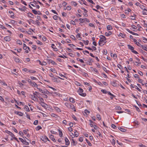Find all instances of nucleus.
Returning <instances> with one entry per match:
<instances>
[{
	"label": "nucleus",
	"instance_id": "nucleus-34",
	"mask_svg": "<svg viewBox=\"0 0 147 147\" xmlns=\"http://www.w3.org/2000/svg\"><path fill=\"white\" fill-rule=\"evenodd\" d=\"M71 3L72 5L75 6L77 5V3L74 1L71 2Z\"/></svg>",
	"mask_w": 147,
	"mask_h": 147
},
{
	"label": "nucleus",
	"instance_id": "nucleus-3",
	"mask_svg": "<svg viewBox=\"0 0 147 147\" xmlns=\"http://www.w3.org/2000/svg\"><path fill=\"white\" fill-rule=\"evenodd\" d=\"M51 80L55 82H59L60 81L58 78L54 77L52 78Z\"/></svg>",
	"mask_w": 147,
	"mask_h": 147
},
{
	"label": "nucleus",
	"instance_id": "nucleus-13",
	"mask_svg": "<svg viewBox=\"0 0 147 147\" xmlns=\"http://www.w3.org/2000/svg\"><path fill=\"white\" fill-rule=\"evenodd\" d=\"M127 47H128L129 49L131 50V51L133 50H134V48L133 47L130 45H127Z\"/></svg>",
	"mask_w": 147,
	"mask_h": 147
},
{
	"label": "nucleus",
	"instance_id": "nucleus-31",
	"mask_svg": "<svg viewBox=\"0 0 147 147\" xmlns=\"http://www.w3.org/2000/svg\"><path fill=\"white\" fill-rule=\"evenodd\" d=\"M78 92L80 93H82L83 92V90L81 88H80Z\"/></svg>",
	"mask_w": 147,
	"mask_h": 147
},
{
	"label": "nucleus",
	"instance_id": "nucleus-9",
	"mask_svg": "<svg viewBox=\"0 0 147 147\" xmlns=\"http://www.w3.org/2000/svg\"><path fill=\"white\" fill-rule=\"evenodd\" d=\"M30 84V85H31L32 86H34L35 87H36L38 86V85L37 84L34 82H32Z\"/></svg>",
	"mask_w": 147,
	"mask_h": 147
},
{
	"label": "nucleus",
	"instance_id": "nucleus-7",
	"mask_svg": "<svg viewBox=\"0 0 147 147\" xmlns=\"http://www.w3.org/2000/svg\"><path fill=\"white\" fill-rule=\"evenodd\" d=\"M4 39L6 41H9L11 39L10 38L9 36H7L4 38Z\"/></svg>",
	"mask_w": 147,
	"mask_h": 147
},
{
	"label": "nucleus",
	"instance_id": "nucleus-40",
	"mask_svg": "<svg viewBox=\"0 0 147 147\" xmlns=\"http://www.w3.org/2000/svg\"><path fill=\"white\" fill-rule=\"evenodd\" d=\"M17 44H19L20 45H22V43L21 42V41L20 40H18L17 41Z\"/></svg>",
	"mask_w": 147,
	"mask_h": 147
},
{
	"label": "nucleus",
	"instance_id": "nucleus-4",
	"mask_svg": "<svg viewBox=\"0 0 147 147\" xmlns=\"http://www.w3.org/2000/svg\"><path fill=\"white\" fill-rule=\"evenodd\" d=\"M30 96L31 97V98L33 100L35 101H37L38 100V99L37 98L36 96H33L31 94H30Z\"/></svg>",
	"mask_w": 147,
	"mask_h": 147
},
{
	"label": "nucleus",
	"instance_id": "nucleus-30",
	"mask_svg": "<svg viewBox=\"0 0 147 147\" xmlns=\"http://www.w3.org/2000/svg\"><path fill=\"white\" fill-rule=\"evenodd\" d=\"M86 140L89 146H92L90 142L87 139H86Z\"/></svg>",
	"mask_w": 147,
	"mask_h": 147
},
{
	"label": "nucleus",
	"instance_id": "nucleus-59",
	"mask_svg": "<svg viewBox=\"0 0 147 147\" xmlns=\"http://www.w3.org/2000/svg\"><path fill=\"white\" fill-rule=\"evenodd\" d=\"M23 70L25 71L26 72H28V71H29V70H28L26 68H25L23 69Z\"/></svg>",
	"mask_w": 147,
	"mask_h": 147
},
{
	"label": "nucleus",
	"instance_id": "nucleus-17",
	"mask_svg": "<svg viewBox=\"0 0 147 147\" xmlns=\"http://www.w3.org/2000/svg\"><path fill=\"white\" fill-rule=\"evenodd\" d=\"M112 34V32L111 31H109L108 32H106L105 33V35L106 36H109L110 35H111Z\"/></svg>",
	"mask_w": 147,
	"mask_h": 147
},
{
	"label": "nucleus",
	"instance_id": "nucleus-1",
	"mask_svg": "<svg viewBox=\"0 0 147 147\" xmlns=\"http://www.w3.org/2000/svg\"><path fill=\"white\" fill-rule=\"evenodd\" d=\"M100 39L98 42L99 45L101 46L102 42H106L105 41L106 40V38L103 35H100Z\"/></svg>",
	"mask_w": 147,
	"mask_h": 147
},
{
	"label": "nucleus",
	"instance_id": "nucleus-47",
	"mask_svg": "<svg viewBox=\"0 0 147 147\" xmlns=\"http://www.w3.org/2000/svg\"><path fill=\"white\" fill-rule=\"evenodd\" d=\"M107 93L109 95H110V96H113V97H115V96L112 94L110 92H109V91H108L107 92Z\"/></svg>",
	"mask_w": 147,
	"mask_h": 147
},
{
	"label": "nucleus",
	"instance_id": "nucleus-62",
	"mask_svg": "<svg viewBox=\"0 0 147 147\" xmlns=\"http://www.w3.org/2000/svg\"><path fill=\"white\" fill-rule=\"evenodd\" d=\"M140 7L141 9L144 10V8L145 7V6L144 5H140Z\"/></svg>",
	"mask_w": 147,
	"mask_h": 147
},
{
	"label": "nucleus",
	"instance_id": "nucleus-32",
	"mask_svg": "<svg viewBox=\"0 0 147 147\" xmlns=\"http://www.w3.org/2000/svg\"><path fill=\"white\" fill-rule=\"evenodd\" d=\"M96 117H97V118H98L99 120H101V118L100 115L99 114H97L96 115Z\"/></svg>",
	"mask_w": 147,
	"mask_h": 147
},
{
	"label": "nucleus",
	"instance_id": "nucleus-50",
	"mask_svg": "<svg viewBox=\"0 0 147 147\" xmlns=\"http://www.w3.org/2000/svg\"><path fill=\"white\" fill-rule=\"evenodd\" d=\"M84 42L86 45H88V44L89 41L88 40L86 41L83 40Z\"/></svg>",
	"mask_w": 147,
	"mask_h": 147
},
{
	"label": "nucleus",
	"instance_id": "nucleus-45",
	"mask_svg": "<svg viewBox=\"0 0 147 147\" xmlns=\"http://www.w3.org/2000/svg\"><path fill=\"white\" fill-rule=\"evenodd\" d=\"M80 95L83 96H85L86 95V94L85 93L79 94Z\"/></svg>",
	"mask_w": 147,
	"mask_h": 147
},
{
	"label": "nucleus",
	"instance_id": "nucleus-37",
	"mask_svg": "<svg viewBox=\"0 0 147 147\" xmlns=\"http://www.w3.org/2000/svg\"><path fill=\"white\" fill-rule=\"evenodd\" d=\"M37 89H38V90L40 92L43 93V92H45L44 90L38 88H37Z\"/></svg>",
	"mask_w": 147,
	"mask_h": 147
},
{
	"label": "nucleus",
	"instance_id": "nucleus-33",
	"mask_svg": "<svg viewBox=\"0 0 147 147\" xmlns=\"http://www.w3.org/2000/svg\"><path fill=\"white\" fill-rule=\"evenodd\" d=\"M32 12L34 14H35V15H36V14H38V12L36 10H34V9H32Z\"/></svg>",
	"mask_w": 147,
	"mask_h": 147
},
{
	"label": "nucleus",
	"instance_id": "nucleus-60",
	"mask_svg": "<svg viewBox=\"0 0 147 147\" xmlns=\"http://www.w3.org/2000/svg\"><path fill=\"white\" fill-rule=\"evenodd\" d=\"M90 3H92L93 4H95V3L92 0H87Z\"/></svg>",
	"mask_w": 147,
	"mask_h": 147
},
{
	"label": "nucleus",
	"instance_id": "nucleus-43",
	"mask_svg": "<svg viewBox=\"0 0 147 147\" xmlns=\"http://www.w3.org/2000/svg\"><path fill=\"white\" fill-rule=\"evenodd\" d=\"M44 90L45 92H43V93L48 94L49 93V92L46 89H44Z\"/></svg>",
	"mask_w": 147,
	"mask_h": 147
},
{
	"label": "nucleus",
	"instance_id": "nucleus-44",
	"mask_svg": "<svg viewBox=\"0 0 147 147\" xmlns=\"http://www.w3.org/2000/svg\"><path fill=\"white\" fill-rule=\"evenodd\" d=\"M117 67L119 68L120 69H123V67H122V66L120 64H118L117 65Z\"/></svg>",
	"mask_w": 147,
	"mask_h": 147
},
{
	"label": "nucleus",
	"instance_id": "nucleus-55",
	"mask_svg": "<svg viewBox=\"0 0 147 147\" xmlns=\"http://www.w3.org/2000/svg\"><path fill=\"white\" fill-rule=\"evenodd\" d=\"M15 50H16L18 52L20 53L21 52V51H22V49L21 48H20L19 49H15Z\"/></svg>",
	"mask_w": 147,
	"mask_h": 147
},
{
	"label": "nucleus",
	"instance_id": "nucleus-42",
	"mask_svg": "<svg viewBox=\"0 0 147 147\" xmlns=\"http://www.w3.org/2000/svg\"><path fill=\"white\" fill-rule=\"evenodd\" d=\"M23 143L26 145H28L29 144V142H27L26 140H24V142H23Z\"/></svg>",
	"mask_w": 147,
	"mask_h": 147
},
{
	"label": "nucleus",
	"instance_id": "nucleus-27",
	"mask_svg": "<svg viewBox=\"0 0 147 147\" xmlns=\"http://www.w3.org/2000/svg\"><path fill=\"white\" fill-rule=\"evenodd\" d=\"M28 72L31 74H34L36 72V71L33 70H29Z\"/></svg>",
	"mask_w": 147,
	"mask_h": 147
},
{
	"label": "nucleus",
	"instance_id": "nucleus-36",
	"mask_svg": "<svg viewBox=\"0 0 147 147\" xmlns=\"http://www.w3.org/2000/svg\"><path fill=\"white\" fill-rule=\"evenodd\" d=\"M17 114L20 116H22L23 115V114L21 112H18Z\"/></svg>",
	"mask_w": 147,
	"mask_h": 147
},
{
	"label": "nucleus",
	"instance_id": "nucleus-39",
	"mask_svg": "<svg viewBox=\"0 0 147 147\" xmlns=\"http://www.w3.org/2000/svg\"><path fill=\"white\" fill-rule=\"evenodd\" d=\"M80 34L79 33H78L77 35H76V37L77 38H80V39H79V40H81V37H80Z\"/></svg>",
	"mask_w": 147,
	"mask_h": 147
},
{
	"label": "nucleus",
	"instance_id": "nucleus-8",
	"mask_svg": "<svg viewBox=\"0 0 147 147\" xmlns=\"http://www.w3.org/2000/svg\"><path fill=\"white\" fill-rule=\"evenodd\" d=\"M50 139L53 141L54 142H56V141L55 140V139L54 138V136L52 135H51L50 136Z\"/></svg>",
	"mask_w": 147,
	"mask_h": 147
},
{
	"label": "nucleus",
	"instance_id": "nucleus-46",
	"mask_svg": "<svg viewBox=\"0 0 147 147\" xmlns=\"http://www.w3.org/2000/svg\"><path fill=\"white\" fill-rule=\"evenodd\" d=\"M111 126L112 128L114 129H116L117 128L116 126L114 124H112L111 125Z\"/></svg>",
	"mask_w": 147,
	"mask_h": 147
},
{
	"label": "nucleus",
	"instance_id": "nucleus-56",
	"mask_svg": "<svg viewBox=\"0 0 147 147\" xmlns=\"http://www.w3.org/2000/svg\"><path fill=\"white\" fill-rule=\"evenodd\" d=\"M49 62L51 63L52 64H55V62L54 61L52 60L51 59H49Z\"/></svg>",
	"mask_w": 147,
	"mask_h": 147
},
{
	"label": "nucleus",
	"instance_id": "nucleus-57",
	"mask_svg": "<svg viewBox=\"0 0 147 147\" xmlns=\"http://www.w3.org/2000/svg\"><path fill=\"white\" fill-rule=\"evenodd\" d=\"M143 40H144L143 41L144 42L146 43L147 41V39L145 37H143Z\"/></svg>",
	"mask_w": 147,
	"mask_h": 147
},
{
	"label": "nucleus",
	"instance_id": "nucleus-15",
	"mask_svg": "<svg viewBox=\"0 0 147 147\" xmlns=\"http://www.w3.org/2000/svg\"><path fill=\"white\" fill-rule=\"evenodd\" d=\"M54 109L58 112H60L61 111L60 109L57 107H54Z\"/></svg>",
	"mask_w": 147,
	"mask_h": 147
},
{
	"label": "nucleus",
	"instance_id": "nucleus-64",
	"mask_svg": "<svg viewBox=\"0 0 147 147\" xmlns=\"http://www.w3.org/2000/svg\"><path fill=\"white\" fill-rule=\"evenodd\" d=\"M103 53L105 55H107V50H104L103 51Z\"/></svg>",
	"mask_w": 147,
	"mask_h": 147
},
{
	"label": "nucleus",
	"instance_id": "nucleus-2",
	"mask_svg": "<svg viewBox=\"0 0 147 147\" xmlns=\"http://www.w3.org/2000/svg\"><path fill=\"white\" fill-rule=\"evenodd\" d=\"M79 20L81 23H83L85 21H86L87 22H90L89 20L86 18H84V19L80 18L79 19Z\"/></svg>",
	"mask_w": 147,
	"mask_h": 147
},
{
	"label": "nucleus",
	"instance_id": "nucleus-54",
	"mask_svg": "<svg viewBox=\"0 0 147 147\" xmlns=\"http://www.w3.org/2000/svg\"><path fill=\"white\" fill-rule=\"evenodd\" d=\"M81 9L84 11V12H85V13H86L87 12V11L84 7H82Z\"/></svg>",
	"mask_w": 147,
	"mask_h": 147
},
{
	"label": "nucleus",
	"instance_id": "nucleus-49",
	"mask_svg": "<svg viewBox=\"0 0 147 147\" xmlns=\"http://www.w3.org/2000/svg\"><path fill=\"white\" fill-rule=\"evenodd\" d=\"M112 85L114 86H116L117 85V84L115 82H113L112 83Z\"/></svg>",
	"mask_w": 147,
	"mask_h": 147
},
{
	"label": "nucleus",
	"instance_id": "nucleus-29",
	"mask_svg": "<svg viewBox=\"0 0 147 147\" xmlns=\"http://www.w3.org/2000/svg\"><path fill=\"white\" fill-rule=\"evenodd\" d=\"M71 108L74 111H76L74 106L72 104L71 105Z\"/></svg>",
	"mask_w": 147,
	"mask_h": 147
},
{
	"label": "nucleus",
	"instance_id": "nucleus-5",
	"mask_svg": "<svg viewBox=\"0 0 147 147\" xmlns=\"http://www.w3.org/2000/svg\"><path fill=\"white\" fill-rule=\"evenodd\" d=\"M65 142L66 145L67 146L69 145L70 144V142L68 138L66 137L65 138Z\"/></svg>",
	"mask_w": 147,
	"mask_h": 147
},
{
	"label": "nucleus",
	"instance_id": "nucleus-20",
	"mask_svg": "<svg viewBox=\"0 0 147 147\" xmlns=\"http://www.w3.org/2000/svg\"><path fill=\"white\" fill-rule=\"evenodd\" d=\"M142 13L144 15H147V10L144 9V10L142 11Z\"/></svg>",
	"mask_w": 147,
	"mask_h": 147
},
{
	"label": "nucleus",
	"instance_id": "nucleus-21",
	"mask_svg": "<svg viewBox=\"0 0 147 147\" xmlns=\"http://www.w3.org/2000/svg\"><path fill=\"white\" fill-rule=\"evenodd\" d=\"M142 48L144 50H145L147 52V48L144 45H141Z\"/></svg>",
	"mask_w": 147,
	"mask_h": 147
},
{
	"label": "nucleus",
	"instance_id": "nucleus-12",
	"mask_svg": "<svg viewBox=\"0 0 147 147\" xmlns=\"http://www.w3.org/2000/svg\"><path fill=\"white\" fill-rule=\"evenodd\" d=\"M9 13L11 14V17L12 18H13V17L14 16V15L13 12L11 11H9Z\"/></svg>",
	"mask_w": 147,
	"mask_h": 147
},
{
	"label": "nucleus",
	"instance_id": "nucleus-51",
	"mask_svg": "<svg viewBox=\"0 0 147 147\" xmlns=\"http://www.w3.org/2000/svg\"><path fill=\"white\" fill-rule=\"evenodd\" d=\"M51 116L56 118H57V117H58V116L56 114L54 113H52L51 115Z\"/></svg>",
	"mask_w": 147,
	"mask_h": 147
},
{
	"label": "nucleus",
	"instance_id": "nucleus-24",
	"mask_svg": "<svg viewBox=\"0 0 147 147\" xmlns=\"http://www.w3.org/2000/svg\"><path fill=\"white\" fill-rule=\"evenodd\" d=\"M24 109L26 111H29V109L28 107L27 106H25L24 107Z\"/></svg>",
	"mask_w": 147,
	"mask_h": 147
},
{
	"label": "nucleus",
	"instance_id": "nucleus-61",
	"mask_svg": "<svg viewBox=\"0 0 147 147\" xmlns=\"http://www.w3.org/2000/svg\"><path fill=\"white\" fill-rule=\"evenodd\" d=\"M59 135L61 137L63 135V134H62V131H61L59 130Z\"/></svg>",
	"mask_w": 147,
	"mask_h": 147
},
{
	"label": "nucleus",
	"instance_id": "nucleus-11",
	"mask_svg": "<svg viewBox=\"0 0 147 147\" xmlns=\"http://www.w3.org/2000/svg\"><path fill=\"white\" fill-rule=\"evenodd\" d=\"M28 23L29 24H30L31 23H32L33 24H36L34 22V21L32 19H30L29 21H28Z\"/></svg>",
	"mask_w": 147,
	"mask_h": 147
},
{
	"label": "nucleus",
	"instance_id": "nucleus-28",
	"mask_svg": "<svg viewBox=\"0 0 147 147\" xmlns=\"http://www.w3.org/2000/svg\"><path fill=\"white\" fill-rule=\"evenodd\" d=\"M115 108L117 110H120L121 109V107L119 106H116L115 107Z\"/></svg>",
	"mask_w": 147,
	"mask_h": 147
},
{
	"label": "nucleus",
	"instance_id": "nucleus-18",
	"mask_svg": "<svg viewBox=\"0 0 147 147\" xmlns=\"http://www.w3.org/2000/svg\"><path fill=\"white\" fill-rule=\"evenodd\" d=\"M69 100L70 102H72V103H74L75 102L74 99L72 98H69Z\"/></svg>",
	"mask_w": 147,
	"mask_h": 147
},
{
	"label": "nucleus",
	"instance_id": "nucleus-26",
	"mask_svg": "<svg viewBox=\"0 0 147 147\" xmlns=\"http://www.w3.org/2000/svg\"><path fill=\"white\" fill-rule=\"evenodd\" d=\"M68 45L70 47H72L74 49L76 47V46L73 44H68Z\"/></svg>",
	"mask_w": 147,
	"mask_h": 147
},
{
	"label": "nucleus",
	"instance_id": "nucleus-16",
	"mask_svg": "<svg viewBox=\"0 0 147 147\" xmlns=\"http://www.w3.org/2000/svg\"><path fill=\"white\" fill-rule=\"evenodd\" d=\"M40 104H41V105H42V106L45 108H46V106L47 105V104H46L44 102H42V103H40Z\"/></svg>",
	"mask_w": 147,
	"mask_h": 147
},
{
	"label": "nucleus",
	"instance_id": "nucleus-14",
	"mask_svg": "<svg viewBox=\"0 0 147 147\" xmlns=\"http://www.w3.org/2000/svg\"><path fill=\"white\" fill-rule=\"evenodd\" d=\"M15 61L17 63H21L20 61V59L18 58H16L15 59Z\"/></svg>",
	"mask_w": 147,
	"mask_h": 147
},
{
	"label": "nucleus",
	"instance_id": "nucleus-25",
	"mask_svg": "<svg viewBox=\"0 0 147 147\" xmlns=\"http://www.w3.org/2000/svg\"><path fill=\"white\" fill-rule=\"evenodd\" d=\"M42 129V127L40 126H38L35 129L37 131H38Z\"/></svg>",
	"mask_w": 147,
	"mask_h": 147
},
{
	"label": "nucleus",
	"instance_id": "nucleus-63",
	"mask_svg": "<svg viewBox=\"0 0 147 147\" xmlns=\"http://www.w3.org/2000/svg\"><path fill=\"white\" fill-rule=\"evenodd\" d=\"M136 45L138 46H139V47H141V45H142L139 42H136Z\"/></svg>",
	"mask_w": 147,
	"mask_h": 147
},
{
	"label": "nucleus",
	"instance_id": "nucleus-58",
	"mask_svg": "<svg viewBox=\"0 0 147 147\" xmlns=\"http://www.w3.org/2000/svg\"><path fill=\"white\" fill-rule=\"evenodd\" d=\"M32 48L34 50H35L36 49V47L35 45H32Z\"/></svg>",
	"mask_w": 147,
	"mask_h": 147
},
{
	"label": "nucleus",
	"instance_id": "nucleus-35",
	"mask_svg": "<svg viewBox=\"0 0 147 147\" xmlns=\"http://www.w3.org/2000/svg\"><path fill=\"white\" fill-rule=\"evenodd\" d=\"M23 49L24 50H26L27 48V47L26 46V45L24 43L23 44Z\"/></svg>",
	"mask_w": 147,
	"mask_h": 147
},
{
	"label": "nucleus",
	"instance_id": "nucleus-52",
	"mask_svg": "<svg viewBox=\"0 0 147 147\" xmlns=\"http://www.w3.org/2000/svg\"><path fill=\"white\" fill-rule=\"evenodd\" d=\"M58 18V17L56 15H55L53 17V18L55 20H57Z\"/></svg>",
	"mask_w": 147,
	"mask_h": 147
},
{
	"label": "nucleus",
	"instance_id": "nucleus-53",
	"mask_svg": "<svg viewBox=\"0 0 147 147\" xmlns=\"http://www.w3.org/2000/svg\"><path fill=\"white\" fill-rule=\"evenodd\" d=\"M38 123V121L37 120H35L34 121V125H37Z\"/></svg>",
	"mask_w": 147,
	"mask_h": 147
},
{
	"label": "nucleus",
	"instance_id": "nucleus-22",
	"mask_svg": "<svg viewBox=\"0 0 147 147\" xmlns=\"http://www.w3.org/2000/svg\"><path fill=\"white\" fill-rule=\"evenodd\" d=\"M107 29L108 30H111L112 29V28L111 25H108L107 26Z\"/></svg>",
	"mask_w": 147,
	"mask_h": 147
},
{
	"label": "nucleus",
	"instance_id": "nucleus-41",
	"mask_svg": "<svg viewBox=\"0 0 147 147\" xmlns=\"http://www.w3.org/2000/svg\"><path fill=\"white\" fill-rule=\"evenodd\" d=\"M38 98H39V100L41 101V103L43 102L44 99L42 98L38 97Z\"/></svg>",
	"mask_w": 147,
	"mask_h": 147
},
{
	"label": "nucleus",
	"instance_id": "nucleus-6",
	"mask_svg": "<svg viewBox=\"0 0 147 147\" xmlns=\"http://www.w3.org/2000/svg\"><path fill=\"white\" fill-rule=\"evenodd\" d=\"M47 137L46 136H42V137L41 138V140L42 141H44L45 142H46V141H45V140H46V139H47Z\"/></svg>",
	"mask_w": 147,
	"mask_h": 147
},
{
	"label": "nucleus",
	"instance_id": "nucleus-19",
	"mask_svg": "<svg viewBox=\"0 0 147 147\" xmlns=\"http://www.w3.org/2000/svg\"><path fill=\"white\" fill-rule=\"evenodd\" d=\"M74 137H72V138H73L75 137V136L77 137L78 136V132H77L76 131V132H74V136H73Z\"/></svg>",
	"mask_w": 147,
	"mask_h": 147
},
{
	"label": "nucleus",
	"instance_id": "nucleus-10",
	"mask_svg": "<svg viewBox=\"0 0 147 147\" xmlns=\"http://www.w3.org/2000/svg\"><path fill=\"white\" fill-rule=\"evenodd\" d=\"M27 14H28V16L32 18H34V16L32 13H28Z\"/></svg>",
	"mask_w": 147,
	"mask_h": 147
},
{
	"label": "nucleus",
	"instance_id": "nucleus-48",
	"mask_svg": "<svg viewBox=\"0 0 147 147\" xmlns=\"http://www.w3.org/2000/svg\"><path fill=\"white\" fill-rule=\"evenodd\" d=\"M135 16H136V15L135 14H134V16H131L132 17L131 18V19L132 20H135Z\"/></svg>",
	"mask_w": 147,
	"mask_h": 147
},
{
	"label": "nucleus",
	"instance_id": "nucleus-38",
	"mask_svg": "<svg viewBox=\"0 0 147 147\" xmlns=\"http://www.w3.org/2000/svg\"><path fill=\"white\" fill-rule=\"evenodd\" d=\"M119 35L121 36L123 38H124L125 37V34H123V33H120V34H119Z\"/></svg>",
	"mask_w": 147,
	"mask_h": 147
},
{
	"label": "nucleus",
	"instance_id": "nucleus-23",
	"mask_svg": "<svg viewBox=\"0 0 147 147\" xmlns=\"http://www.w3.org/2000/svg\"><path fill=\"white\" fill-rule=\"evenodd\" d=\"M118 129L120 131H123V132H125L126 131V130L125 129H124L123 128H122L121 127H118Z\"/></svg>",
	"mask_w": 147,
	"mask_h": 147
}]
</instances>
